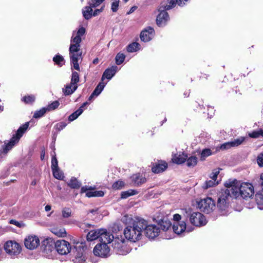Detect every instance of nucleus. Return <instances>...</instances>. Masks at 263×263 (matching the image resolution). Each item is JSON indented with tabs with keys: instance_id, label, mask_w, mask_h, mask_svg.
<instances>
[{
	"instance_id": "f257e3e1",
	"label": "nucleus",
	"mask_w": 263,
	"mask_h": 263,
	"mask_svg": "<svg viewBox=\"0 0 263 263\" xmlns=\"http://www.w3.org/2000/svg\"><path fill=\"white\" fill-rule=\"evenodd\" d=\"M85 28L80 27L77 31H73L70 39L69 48L70 61L71 66L77 70H80L79 61H82L83 58L80 43L82 42V36L85 34Z\"/></svg>"
},
{
	"instance_id": "f03ea898",
	"label": "nucleus",
	"mask_w": 263,
	"mask_h": 263,
	"mask_svg": "<svg viewBox=\"0 0 263 263\" xmlns=\"http://www.w3.org/2000/svg\"><path fill=\"white\" fill-rule=\"evenodd\" d=\"M183 217L186 220L189 218L190 222L194 226L200 227L206 223L205 216L198 212H193L192 208H185L182 210Z\"/></svg>"
},
{
	"instance_id": "7ed1b4c3",
	"label": "nucleus",
	"mask_w": 263,
	"mask_h": 263,
	"mask_svg": "<svg viewBox=\"0 0 263 263\" xmlns=\"http://www.w3.org/2000/svg\"><path fill=\"white\" fill-rule=\"evenodd\" d=\"M254 194V187L251 183L242 182L237 187L233 189L232 196L236 199L240 196L243 199H247L251 198Z\"/></svg>"
},
{
	"instance_id": "20e7f679",
	"label": "nucleus",
	"mask_w": 263,
	"mask_h": 263,
	"mask_svg": "<svg viewBox=\"0 0 263 263\" xmlns=\"http://www.w3.org/2000/svg\"><path fill=\"white\" fill-rule=\"evenodd\" d=\"M29 126V122H27L21 126L17 129L16 133L13 136L9 141H5L4 144L2 146L1 149L7 154L14 145L18 142L20 138Z\"/></svg>"
},
{
	"instance_id": "39448f33",
	"label": "nucleus",
	"mask_w": 263,
	"mask_h": 263,
	"mask_svg": "<svg viewBox=\"0 0 263 263\" xmlns=\"http://www.w3.org/2000/svg\"><path fill=\"white\" fill-rule=\"evenodd\" d=\"M148 222L146 220L141 217L136 216L133 219V232L135 237L134 238L133 234V242L140 240L142 237V232L146 228Z\"/></svg>"
},
{
	"instance_id": "423d86ee",
	"label": "nucleus",
	"mask_w": 263,
	"mask_h": 263,
	"mask_svg": "<svg viewBox=\"0 0 263 263\" xmlns=\"http://www.w3.org/2000/svg\"><path fill=\"white\" fill-rule=\"evenodd\" d=\"M172 8V5H170L166 0L163 1L160 5L158 11L159 13L156 18V24L160 27H162L166 25V23L169 20V15L166 12Z\"/></svg>"
},
{
	"instance_id": "0eeeda50",
	"label": "nucleus",
	"mask_w": 263,
	"mask_h": 263,
	"mask_svg": "<svg viewBox=\"0 0 263 263\" xmlns=\"http://www.w3.org/2000/svg\"><path fill=\"white\" fill-rule=\"evenodd\" d=\"M233 198L231 195L229 189H226L219 195L217 200V206L220 211H226L230 205L229 198Z\"/></svg>"
},
{
	"instance_id": "6e6552de",
	"label": "nucleus",
	"mask_w": 263,
	"mask_h": 263,
	"mask_svg": "<svg viewBox=\"0 0 263 263\" xmlns=\"http://www.w3.org/2000/svg\"><path fill=\"white\" fill-rule=\"evenodd\" d=\"M4 250L11 258H15L21 252V247L15 241H7L4 245Z\"/></svg>"
},
{
	"instance_id": "1a4fd4ad",
	"label": "nucleus",
	"mask_w": 263,
	"mask_h": 263,
	"mask_svg": "<svg viewBox=\"0 0 263 263\" xmlns=\"http://www.w3.org/2000/svg\"><path fill=\"white\" fill-rule=\"evenodd\" d=\"M197 204L200 210L206 214L212 212L215 207V202L211 197L201 199Z\"/></svg>"
},
{
	"instance_id": "9d476101",
	"label": "nucleus",
	"mask_w": 263,
	"mask_h": 263,
	"mask_svg": "<svg viewBox=\"0 0 263 263\" xmlns=\"http://www.w3.org/2000/svg\"><path fill=\"white\" fill-rule=\"evenodd\" d=\"M54 243L56 251L61 255L67 254L71 249L70 243L63 239L58 240Z\"/></svg>"
},
{
	"instance_id": "9b49d317",
	"label": "nucleus",
	"mask_w": 263,
	"mask_h": 263,
	"mask_svg": "<svg viewBox=\"0 0 263 263\" xmlns=\"http://www.w3.org/2000/svg\"><path fill=\"white\" fill-rule=\"evenodd\" d=\"M110 249L105 243L97 244L94 248L93 252L95 255L101 257H107L109 255Z\"/></svg>"
},
{
	"instance_id": "f8f14e48",
	"label": "nucleus",
	"mask_w": 263,
	"mask_h": 263,
	"mask_svg": "<svg viewBox=\"0 0 263 263\" xmlns=\"http://www.w3.org/2000/svg\"><path fill=\"white\" fill-rule=\"evenodd\" d=\"M246 139L245 137H240L235 139L234 141L225 142L222 144L219 147H217V151L219 149L226 150L233 147H237L242 143Z\"/></svg>"
},
{
	"instance_id": "ddd939ff",
	"label": "nucleus",
	"mask_w": 263,
	"mask_h": 263,
	"mask_svg": "<svg viewBox=\"0 0 263 263\" xmlns=\"http://www.w3.org/2000/svg\"><path fill=\"white\" fill-rule=\"evenodd\" d=\"M40 242V239L37 236L30 235L25 239L24 245L28 249L33 250L39 246Z\"/></svg>"
},
{
	"instance_id": "4468645a",
	"label": "nucleus",
	"mask_w": 263,
	"mask_h": 263,
	"mask_svg": "<svg viewBox=\"0 0 263 263\" xmlns=\"http://www.w3.org/2000/svg\"><path fill=\"white\" fill-rule=\"evenodd\" d=\"M153 220L157 223V224L159 226V228L163 231H167L172 226V223L168 218L163 216L161 217L157 216L154 218Z\"/></svg>"
},
{
	"instance_id": "2eb2a0df",
	"label": "nucleus",
	"mask_w": 263,
	"mask_h": 263,
	"mask_svg": "<svg viewBox=\"0 0 263 263\" xmlns=\"http://www.w3.org/2000/svg\"><path fill=\"white\" fill-rule=\"evenodd\" d=\"M145 236L150 239H154L160 233V228L155 224H148L144 230Z\"/></svg>"
},
{
	"instance_id": "dca6fc26",
	"label": "nucleus",
	"mask_w": 263,
	"mask_h": 263,
	"mask_svg": "<svg viewBox=\"0 0 263 263\" xmlns=\"http://www.w3.org/2000/svg\"><path fill=\"white\" fill-rule=\"evenodd\" d=\"M155 35V30L152 27L148 26L142 30L140 33L141 40L144 42L151 41Z\"/></svg>"
},
{
	"instance_id": "f3484780",
	"label": "nucleus",
	"mask_w": 263,
	"mask_h": 263,
	"mask_svg": "<svg viewBox=\"0 0 263 263\" xmlns=\"http://www.w3.org/2000/svg\"><path fill=\"white\" fill-rule=\"evenodd\" d=\"M86 193V196L90 198L92 197H102L104 196V192L102 191H92L91 186L87 185L81 187V193Z\"/></svg>"
},
{
	"instance_id": "a211bd4d",
	"label": "nucleus",
	"mask_w": 263,
	"mask_h": 263,
	"mask_svg": "<svg viewBox=\"0 0 263 263\" xmlns=\"http://www.w3.org/2000/svg\"><path fill=\"white\" fill-rule=\"evenodd\" d=\"M113 239L114 236L110 232L106 229H101L99 236V240L101 243H105L107 245L112 241Z\"/></svg>"
},
{
	"instance_id": "6ab92c4d",
	"label": "nucleus",
	"mask_w": 263,
	"mask_h": 263,
	"mask_svg": "<svg viewBox=\"0 0 263 263\" xmlns=\"http://www.w3.org/2000/svg\"><path fill=\"white\" fill-rule=\"evenodd\" d=\"M261 190L255 194V200L260 210H263V173L260 175Z\"/></svg>"
},
{
	"instance_id": "aec40b11",
	"label": "nucleus",
	"mask_w": 263,
	"mask_h": 263,
	"mask_svg": "<svg viewBox=\"0 0 263 263\" xmlns=\"http://www.w3.org/2000/svg\"><path fill=\"white\" fill-rule=\"evenodd\" d=\"M167 166V163L165 161H158V162L153 164L152 171L155 174L160 173L164 171Z\"/></svg>"
},
{
	"instance_id": "412c9836",
	"label": "nucleus",
	"mask_w": 263,
	"mask_h": 263,
	"mask_svg": "<svg viewBox=\"0 0 263 263\" xmlns=\"http://www.w3.org/2000/svg\"><path fill=\"white\" fill-rule=\"evenodd\" d=\"M118 70V68L117 66H112L111 67L106 69L102 75V81L105 78L110 80Z\"/></svg>"
},
{
	"instance_id": "4be33fe9",
	"label": "nucleus",
	"mask_w": 263,
	"mask_h": 263,
	"mask_svg": "<svg viewBox=\"0 0 263 263\" xmlns=\"http://www.w3.org/2000/svg\"><path fill=\"white\" fill-rule=\"evenodd\" d=\"M146 182V179L143 174L140 173L133 175V185L140 186Z\"/></svg>"
},
{
	"instance_id": "5701e85b",
	"label": "nucleus",
	"mask_w": 263,
	"mask_h": 263,
	"mask_svg": "<svg viewBox=\"0 0 263 263\" xmlns=\"http://www.w3.org/2000/svg\"><path fill=\"white\" fill-rule=\"evenodd\" d=\"M186 228L185 221L183 220L180 223L176 222L173 225V230L175 233L179 235L185 231Z\"/></svg>"
},
{
	"instance_id": "b1692460",
	"label": "nucleus",
	"mask_w": 263,
	"mask_h": 263,
	"mask_svg": "<svg viewBox=\"0 0 263 263\" xmlns=\"http://www.w3.org/2000/svg\"><path fill=\"white\" fill-rule=\"evenodd\" d=\"M187 155L184 153H182L181 154H175L173 156L172 161L173 162L181 164L185 162L187 159Z\"/></svg>"
},
{
	"instance_id": "393cba45",
	"label": "nucleus",
	"mask_w": 263,
	"mask_h": 263,
	"mask_svg": "<svg viewBox=\"0 0 263 263\" xmlns=\"http://www.w3.org/2000/svg\"><path fill=\"white\" fill-rule=\"evenodd\" d=\"M224 185L227 188L230 189L229 190L230 191L231 196H232V191H233V189L234 190V189L237 188L239 185V182H238L236 179H234L233 180L229 179L226 181Z\"/></svg>"
},
{
	"instance_id": "a878e982",
	"label": "nucleus",
	"mask_w": 263,
	"mask_h": 263,
	"mask_svg": "<svg viewBox=\"0 0 263 263\" xmlns=\"http://www.w3.org/2000/svg\"><path fill=\"white\" fill-rule=\"evenodd\" d=\"M101 229L91 230L87 235V239L88 241H93L98 238L99 239Z\"/></svg>"
},
{
	"instance_id": "bb28decb",
	"label": "nucleus",
	"mask_w": 263,
	"mask_h": 263,
	"mask_svg": "<svg viewBox=\"0 0 263 263\" xmlns=\"http://www.w3.org/2000/svg\"><path fill=\"white\" fill-rule=\"evenodd\" d=\"M78 86H74L71 83L67 85L65 88H63V92L65 96L70 95L73 93L77 89Z\"/></svg>"
},
{
	"instance_id": "cd10ccee",
	"label": "nucleus",
	"mask_w": 263,
	"mask_h": 263,
	"mask_svg": "<svg viewBox=\"0 0 263 263\" xmlns=\"http://www.w3.org/2000/svg\"><path fill=\"white\" fill-rule=\"evenodd\" d=\"M89 5H90L89 4ZM95 7H91V6H86L84 8V10H83V15L84 18L86 20L90 19L92 14V8H95Z\"/></svg>"
},
{
	"instance_id": "c85d7f7f",
	"label": "nucleus",
	"mask_w": 263,
	"mask_h": 263,
	"mask_svg": "<svg viewBox=\"0 0 263 263\" xmlns=\"http://www.w3.org/2000/svg\"><path fill=\"white\" fill-rule=\"evenodd\" d=\"M51 232L59 237H65L66 235V230L64 228H54L52 229Z\"/></svg>"
},
{
	"instance_id": "c756f323",
	"label": "nucleus",
	"mask_w": 263,
	"mask_h": 263,
	"mask_svg": "<svg viewBox=\"0 0 263 263\" xmlns=\"http://www.w3.org/2000/svg\"><path fill=\"white\" fill-rule=\"evenodd\" d=\"M106 83H105L103 82H100L97 87L95 88V90L92 92L93 95H95L96 97H97L99 96L102 90H103L104 88L105 87Z\"/></svg>"
},
{
	"instance_id": "7c9ffc66",
	"label": "nucleus",
	"mask_w": 263,
	"mask_h": 263,
	"mask_svg": "<svg viewBox=\"0 0 263 263\" xmlns=\"http://www.w3.org/2000/svg\"><path fill=\"white\" fill-rule=\"evenodd\" d=\"M68 185L72 189H79L81 185V183L76 178H72L68 183Z\"/></svg>"
},
{
	"instance_id": "2f4dec72",
	"label": "nucleus",
	"mask_w": 263,
	"mask_h": 263,
	"mask_svg": "<svg viewBox=\"0 0 263 263\" xmlns=\"http://www.w3.org/2000/svg\"><path fill=\"white\" fill-rule=\"evenodd\" d=\"M53 61L59 66H63L65 63L63 57L60 54H57L53 58Z\"/></svg>"
},
{
	"instance_id": "473e14b6",
	"label": "nucleus",
	"mask_w": 263,
	"mask_h": 263,
	"mask_svg": "<svg viewBox=\"0 0 263 263\" xmlns=\"http://www.w3.org/2000/svg\"><path fill=\"white\" fill-rule=\"evenodd\" d=\"M83 112V109L79 108L78 110H77L76 111L71 114L69 117H68V120L70 122L73 121L74 120H76L77 118H78V117L81 115L82 112Z\"/></svg>"
},
{
	"instance_id": "72a5a7b5",
	"label": "nucleus",
	"mask_w": 263,
	"mask_h": 263,
	"mask_svg": "<svg viewBox=\"0 0 263 263\" xmlns=\"http://www.w3.org/2000/svg\"><path fill=\"white\" fill-rule=\"evenodd\" d=\"M186 165L188 167H191L195 166L197 163V158L196 156H191L187 158Z\"/></svg>"
},
{
	"instance_id": "f704fd0d",
	"label": "nucleus",
	"mask_w": 263,
	"mask_h": 263,
	"mask_svg": "<svg viewBox=\"0 0 263 263\" xmlns=\"http://www.w3.org/2000/svg\"><path fill=\"white\" fill-rule=\"evenodd\" d=\"M51 155L52 156V160H51V169L52 170H54V169H56L58 167V160L56 158L55 148H53V152L51 153Z\"/></svg>"
},
{
	"instance_id": "c9c22d12",
	"label": "nucleus",
	"mask_w": 263,
	"mask_h": 263,
	"mask_svg": "<svg viewBox=\"0 0 263 263\" xmlns=\"http://www.w3.org/2000/svg\"><path fill=\"white\" fill-rule=\"evenodd\" d=\"M212 154V151L210 148H204L201 153V161L205 160V158Z\"/></svg>"
},
{
	"instance_id": "e433bc0d",
	"label": "nucleus",
	"mask_w": 263,
	"mask_h": 263,
	"mask_svg": "<svg viewBox=\"0 0 263 263\" xmlns=\"http://www.w3.org/2000/svg\"><path fill=\"white\" fill-rule=\"evenodd\" d=\"M125 55L121 52H119L116 56L115 61L117 65L121 64L124 61Z\"/></svg>"
},
{
	"instance_id": "4c0bfd02",
	"label": "nucleus",
	"mask_w": 263,
	"mask_h": 263,
	"mask_svg": "<svg viewBox=\"0 0 263 263\" xmlns=\"http://www.w3.org/2000/svg\"><path fill=\"white\" fill-rule=\"evenodd\" d=\"M53 172V176L59 180H62L64 176L63 172L59 170V168L52 170Z\"/></svg>"
},
{
	"instance_id": "58836bf2",
	"label": "nucleus",
	"mask_w": 263,
	"mask_h": 263,
	"mask_svg": "<svg viewBox=\"0 0 263 263\" xmlns=\"http://www.w3.org/2000/svg\"><path fill=\"white\" fill-rule=\"evenodd\" d=\"M79 82V76L77 72L73 71L72 73V76L70 83L74 86H78L77 83Z\"/></svg>"
},
{
	"instance_id": "ea45409f",
	"label": "nucleus",
	"mask_w": 263,
	"mask_h": 263,
	"mask_svg": "<svg viewBox=\"0 0 263 263\" xmlns=\"http://www.w3.org/2000/svg\"><path fill=\"white\" fill-rule=\"evenodd\" d=\"M59 105V102L58 101H54L46 107V108L47 109V111H49L57 109Z\"/></svg>"
},
{
	"instance_id": "a19ab883",
	"label": "nucleus",
	"mask_w": 263,
	"mask_h": 263,
	"mask_svg": "<svg viewBox=\"0 0 263 263\" xmlns=\"http://www.w3.org/2000/svg\"><path fill=\"white\" fill-rule=\"evenodd\" d=\"M47 111L46 107H43L39 110L36 111L33 115L34 118H39L43 117Z\"/></svg>"
},
{
	"instance_id": "79ce46f5",
	"label": "nucleus",
	"mask_w": 263,
	"mask_h": 263,
	"mask_svg": "<svg viewBox=\"0 0 263 263\" xmlns=\"http://www.w3.org/2000/svg\"><path fill=\"white\" fill-rule=\"evenodd\" d=\"M131 229L132 226L128 225L124 230V235L126 239L129 240L132 238Z\"/></svg>"
},
{
	"instance_id": "37998d69",
	"label": "nucleus",
	"mask_w": 263,
	"mask_h": 263,
	"mask_svg": "<svg viewBox=\"0 0 263 263\" xmlns=\"http://www.w3.org/2000/svg\"><path fill=\"white\" fill-rule=\"evenodd\" d=\"M125 183L123 181L118 180L112 184V187L115 190H120L122 189Z\"/></svg>"
},
{
	"instance_id": "c03bdc74",
	"label": "nucleus",
	"mask_w": 263,
	"mask_h": 263,
	"mask_svg": "<svg viewBox=\"0 0 263 263\" xmlns=\"http://www.w3.org/2000/svg\"><path fill=\"white\" fill-rule=\"evenodd\" d=\"M62 216L64 218H69L71 216V210L68 208H64L62 210Z\"/></svg>"
},
{
	"instance_id": "a18cd8bd",
	"label": "nucleus",
	"mask_w": 263,
	"mask_h": 263,
	"mask_svg": "<svg viewBox=\"0 0 263 263\" xmlns=\"http://www.w3.org/2000/svg\"><path fill=\"white\" fill-rule=\"evenodd\" d=\"M249 136L252 138H257L260 136H262V129H260L259 130H254L252 133L248 134Z\"/></svg>"
},
{
	"instance_id": "49530a36",
	"label": "nucleus",
	"mask_w": 263,
	"mask_h": 263,
	"mask_svg": "<svg viewBox=\"0 0 263 263\" xmlns=\"http://www.w3.org/2000/svg\"><path fill=\"white\" fill-rule=\"evenodd\" d=\"M218 184V182H217L216 183L215 182V181H213V180H207L206 181L203 185V188L204 189H208V188L209 187H212L216 184Z\"/></svg>"
},
{
	"instance_id": "de8ad7c7",
	"label": "nucleus",
	"mask_w": 263,
	"mask_h": 263,
	"mask_svg": "<svg viewBox=\"0 0 263 263\" xmlns=\"http://www.w3.org/2000/svg\"><path fill=\"white\" fill-rule=\"evenodd\" d=\"M35 100V97L33 95L25 96L22 98V101L27 104L32 103Z\"/></svg>"
},
{
	"instance_id": "09e8293b",
	"label": "nucleus",
	"mask_w": 263,
	"mask_h": 263,
	"mask_svg": "<svg viewBox=\"0 0 263 263\" xmlns=\"http://www.w3.org/2000/svg\"><path fill=\"white\" fill-rule=\"evenodd\" d=\"M122 221L123 222H124L125 224H129L130 225V222L132 221V217L130 215H128L127 214L125 215L122 218Z\"/></svg>"
},
{
	"instance_id": "8fccbe9b",
	"label": "nucleus",
	"mask_w": 263,
	"mask_h": 263,
	"mask_svg": "<svg viewBox=\"0 0 263 263\" xmlns=\"http://www.w3.org/2000/svg\"><path fill=\"white\" fill-rule=\"evenodd\" d=\"M67 125V123L64 122H61L58 123H57L55 126V128L57 130L60 131L62 130L63 128H64Z\"/></svg>"
},
{
	"instance_id": "3c124183",
	"label": "nucleus",
	"mask_w": 263,
	"mask_h": 263,
	"mask_svg": "<svg viewBox=\"0 0 263 263\" xmlns=\"http://www.w3.org/2000/svg\"><path fill=\"white\" fill-rule=\"evenodd\" d=\"M85 257H80L79 256H75L74 258L73 259L74 263H85Z\"/></svg>"
},
{
	"instance_id": "603ef678",
	"label": "nucleus",
	"mask_w": 263,
	"mask_h": 263,
	"mask_svg": "<svg viewBox=\"0 0 263 263\" xmlns=\"http://www.w3.org/2000/svg\"><path fill=\"white\" fill-rule=\"evenodd\" d=\"M130 196H132V190L122 192L121 194V198L122 199H126Z\"/></svg>"
},
{
	"instance_id": "864d4df0",
	"label": "nucleus",
	"mask_w": 263,
	"mask_h": 263,
	"mask_svg": "<svg viewBox=\"0 0 263 263\" xmlns=\"http://www.w3.org/2000/svg\"><path fill=\"white\" fill-rule=\"evenodd\" d=\"M257 162L259 167H263V153H260L257 157Z\"/></svg>"
},
{
	"instance_id": "5fc2aeb1",
	"label": "nucleus",
	"mask_w": 263,
	"mask_h": 263,
	"mask_svg": "<svg viewBox=\"0 0 263 263\" xmlns=\"http://www.w3.org/2000/svg\"><path fill=\"white\" fill-rule=\"evenodd\" d=\"M119 0H115L111 3V10L113 12H116L118 10L119 7Z\"/></svg>"
},
{
	"instance_id": "6e6d98bb",
	"label": "nucleus",
	"mask_w": 263,
	"mask_h": 263,
	"mask_svg": "<svg viewBox=\"0 0 263 263\" xmlns=\"http://www.w3.org/2000/svg\"><path fill=\"white\" fill-rule=\"evenodd\" d=\"M104 0H91L90 3L91 7H97L100 5Z\"/></svg>"
},
{
	"instance_id": "4d7b16f0",
	"label": "nucleus",
	"mask_w": 263,
	"mask_h": 263,
	"mask_svg": "<svg viewBox=\"0 0 263 263\" xmlns=\"http://www.w3.org/2000/svg\"><path fill=\"white\" fill-rule=\"evenodd\" d=\"M9 223L10 224H14L18 228H22L24 226V224L22 222H20L15 220L11 219L10 220Z\"/></svg>"
},
{
	"instance_id": "13d9d810",
	"label": "nucleus",
	"mask_w": 263,
	"mask_h": 263,
	"mask_svg": "<svg viewBox=\"0 0 263 263\" xmlns=\"http://www.w3.org/2000/svg\"><path fill=\"white\" fill-rule=\"evenodd\" d=\"M140 48L141 45L139 43L136 42H133V52L139 50Z\"/></svg>"
},
{
	"instance_id": "bf43d9fd",
	"label": "nucleus",
	"mask_w": 263,
	"mask_h": 263,
	"mask_svg": "<svg viewBox=\"0 0 263 263\" xmlns=\"http://www.w3.org/2000/svg\"><path fill=\"white\" fill-rule=\"evenodd\" d=\"M219 173V171H213L210 175V177L214 181H216V180L217 179V176L218 174Z\"/></svg>"
},
{
	"instance_id": "052dcab7",
	"label": "nucleus",
	"mask_w": 263,
	"mask_h": 263,
	"mask_svg": "<svg viewBox=\"0 0 263 263\" xmlns=\"http://www.w3.org/2000/svg\"><path fill=\"white\" fill-rule=\"evenodd\" d=\"M77 251V254L75 255V256H79L80 257H84L83 256V252L84 249L83 248L81 247H79L78 248L76 249Z\"/></svg>"
},
{
	"instance_id": "680f3d73",
	"label": "nucleus",
	"mask_w": 263,
	"mask_h": 263,
	"mask_svg": "<svg viewBox=\"0 0 263 263\" xmlns=\"http://www.w3.org/2000/svg\"><path fill=\"white\" fill-rule=\"evenodd\" d=\"M181 219V216L179 214H175L174 215L173 219L176 221V222H179V220Z\"/></svg>"
},
{
	"instance_id": "e2e57ef3",
	"label": "nucleus",
	"mask_w": 263,
	"mask_h": 263,
	"mask_svg": "<svg viewBox=\"0 0 263 263\" xmlns=\"http://www.w3.org/2000/svg\"><path fill=\"white\" fill-rule=\"evenodd\" d=\"M7 155V154L4 152L2 149H0V161L5 158Z\"/></svg>"
},
{
	"instance_id": "0e129e2a",
	"label": "nucleus",
	"mask_w": 263,
	"mask_h": 263,
	"mask_svg": "<svg viewBox=\"0 0 263 263\" xmlns=\"http://www.w3.org/2000/svg\"><path fill=\"white\" fill-rule=\"evenodd\" d=\"M102 10H103V7H102L100 9H96L94 11V12H93V13L92 14V15L94 16L97 15L99 13H100L102 11Z\"/></svg>"
},
{
	"instance_id": "69168bd1",
	"label": "nucleus",
	"mask_w": 263,
	"mask_h": 263,
	"mask_svg": "<svg viewBox=\"0 0 263 263\" xmlns=\"http://www.w3.org/2000/svg\"><path fill=\"white\" fill-rule=\"evenodd\" d=\"M126 50L128 52H132V43L128 44Z\"/></svg>"
},
{
	"instance_id": "338daca9",
	"label": "nucleus",
	"mask_w": 263,
	"mask_h": 263,
	"mask_svg": "<svg viewBox=\"0 0 263 263\" xmlns=\"http://www.w3.org/2000/svg\"><path fill=\"white\" fill-rule=\"evenodd\" d=\"M45 155V150L43 149L42 151L41 154V159L42 160L44 159Z\"/></svg>"
},
{
	"instance_id": "774afa93",
	"label": "nucleus",
	"mask_w": 263,
	"mask_h": 263,
	"mask_svg": "<svg viewBox=\"0 0 263 263\" xmlns=\"http://www.w3.org/2000/svg\"><path fill=\"white\" fill-rule=\"evenodd\" d=\"M51 209V206L50 205H47L45 207V210L46 212H48L50 211Z\"/></svg>"
}]
</instances>
